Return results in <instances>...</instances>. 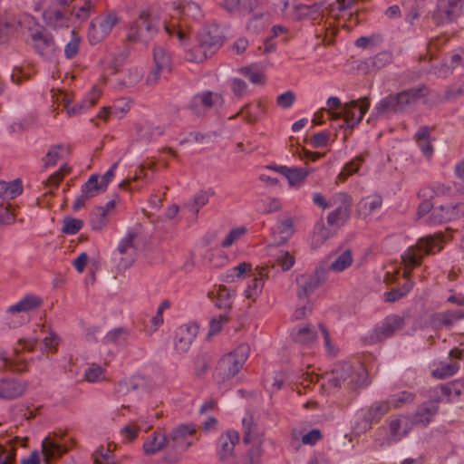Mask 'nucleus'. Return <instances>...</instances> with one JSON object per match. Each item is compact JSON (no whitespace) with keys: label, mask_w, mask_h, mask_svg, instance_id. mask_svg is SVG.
Here are the masks:
<instances>
[{"label":"nucleus","mask_w":464,"mask_h":464,"mask_svg":"<svg viewBox=\"0 0 464 464\" xmlns=\"http://www.w3.org/2000/svg\"><path fill=\"white\" fill-rule=\"evenodd\" d=\"M429 94V89L422 84L417 88L402 91L396 94H390L382 99L374 108L375 115L382 117L392 112H401L417 102V101Z\"/></svg>","instance_id":"f257e3e1"},{"label":"nucleus","mask_w":464,"mask_h":464,"mask_svg":"<svg viewBox=\"0 0 464 464\" xmlns=\"http://www.w3.org/2000/svg\"><path fill=\"white\" fill-rule=\"evenodd\" d=\"M193 424H180L175 427L168 435L169 449L162 456V461L167 464H178L181 459V453L193 444L196 434Z\"/></svg>","instance_id":"f03ea898"},{"label":"nucleus","mask_w":464,"mask_h":464,"mask_svg":"<svg viewBox=\"0 0 464 464\" xmlns=\"http://www.w3.org/2000/svg\"><path fill=\"white\" fill-rule=\"evenodd\" d=\"M444 242V235L442 233H436L420 238L415 246L409 247L405 253L401 256L402 262L404 264L403 276L408 278L414 266L420 264L422 255L438 252L442 248Z\"/></svg>","instance_id":"7ed1b4c3"},{"label":"nucleus","mask_w":464,"mask_h":464,"mask_svg":"<svg viewBox=\"0 0 464 464\" xmlns=\"http://www.w3.org/2000/svg\"><path fill=\"white\" fill-rule=\"evenodd\" d=\"M160 27L159 16L149 9L142 10L130 24L126 40L130 43L148 44L157 35Z\"/></svg>","instance_id":"20e7f679"},{"label":"nucleus","mask_w":464,"mask_h":464,"mask_svg":"<svg viewBox=\"0 0 464 464\" xmlns=\"http://www.w3.org/2000/svg\"><path fill=\"white\" fill-rule=\"evenodd\" d=\"M367 372L365 369L358 364L353 366L344 362L333 370L328 382L333 387H344L354 390L366 384Z\"/></svg>","instance_id":"39448f33"},{"label":"nucleus","mask_w":464,"mask_h":464,"mask_svg":"<svg viewBox=\"0 0 464 464\" xmlns=\"http://www.w3.org/2000/svg\"><path fill=\"white\" fill-rule=\"evenodd\" d=\"M250 348L247 344H241L233 352L223 356L216 368V379L224 382L236 376L246 362Z\"/></svg>","instance_id":"423d86ee"},{"label":"nucleus","mask_w":464,"mask_h":464,"mask_svg":"<svg viewBox=\"0 0 464 464\" xmlns=\"http://www.w3.org/2000/svg\"><path fill=\"white\" fill-rule=\"evenodd\" d=\"M464 12V0H437L431 20L437 26L456 22Z\"/></svg>","instance_id":"0eeeda50"},{"label":"nucleus","mask_w":464,"mask_h":464,"mask_svg":"<svg viewBox=\"0 0 464 464\" xmlns=\"http://www.w3.org/2000/svg\"><path fill=\"white\" fill-rule=\"evenodd\" d=\"M121 21V17L114 11H110L93 18L88 32L90 43L93 44L104 40L111 34L112 28Z\"/></svg>","instance_id":"6e6552de"},{"label":"nucleus","mask_w":464,"mask_h":464,"mask_svg":"<svg viewBox=\"0 0 464 464\" xmlns=\"http://www.w3.org/2000/svg\"><path fill=\"white\" fill-rule=\"evenodd\" d=\"M369 99L367 97H363L360 100L345 103L342 111L331 113V116L334 120L343 119L346 127L353 129L362 120V117L369 110Z\"/></svg>","instance_id":"1a4fd4ad"},{"label":"nucleus","mask_w":464,"mask_h":464,"mask_svg":"<svg viewBox=\"0 0 464 464\" xmlns=\"http://www.w3.org/2000/svg\"><path fill=\"white\" fill-rule=\"evenodd\" d=\"M124 56L115 57L112 61V73L117 74L118 83L121 87H131L137 84L143 76L141 69L130 63L124 64Z\"/></svg>","instance_id":"9d476101"},{"label":"nucleus","mask_w":464,"mask_h":464,"mask_svg":"<svg viewBox=\"0 0 464 464\" xmlns=\"http://www.w3.org/2000/svg\"><path fill=\"white\" fill-rule=\"evenodd\" d=\"M174 14L172 19L177 18L179 22L184 23L186 27L191 25L193 22L199 23L203 19V12L198 4L192 1H179L173 3Z\"/></svg>","instance_id":"9b49d317"},{"label":"nucleus","mask_w":464,"mask_h":464,"mask_svg":"<svg viewBox=\"0 0 464 464\" xmlns=\"http://www.w3.org/2000/svg\"><path fill=\"white\" fill-rule=\"evenodd\" d=\"M223 103L224 100L221 94L213 92H204L193 96L188 108L193 113L201 115L212 108L222 107Z\"/></svg>","instance_id":"f8f14e48"},{"label":"nucleus","mask_w":464,"mask_h":464,"mask_svg":"<svg viewBox=\"0 0 464 464\" xmlns=\"http://www.w3.org/2000/svg\"><path fill=\"white\" fill-rule=\"evenodd\" d=\"M334 200L339 202L340 206L329 213L327 222L331 227L339 228L344 225L350 217L353 199L346 193H338L335 195Z\"/></svg>","instance_id":"ddd939ff"},{"label":"nucleus","mask_w":464,"mask_h":464,"mask_svg":"<svg viewBox=\"0 0 464 464\" xmlns=\"http://www.w3.org/2000/svg\"><path fill=\"white\" fill-rule=\"evenodd\" d=\"M239 439V433L235 430H227L219 435L216 441V454L220 461H227L234 456Z\"/></svg>","instance_id":"4468645a"},{"label":"nucleus","mask_w":464,"mask_h":464,"mask_svg":"<svg viewBox=\"0 0 464 464\" xmlns=\"http://www.w3.org/2000/svg\"><path fill=\"white\" fill-rule=\"evenodd\" d=\"M462 217H464V203L459 202L455 205L447 203L433 208L429 217V222L432 224H440L450 222Z\"/></svg>","instance_id":"2eb2a0df"},{"label":"nucleus","mask_w":464,"mask_h":464,"mask_svg":"<svg viewBox=\"0 0 464 464\" xmlns=\"http://www.w3.org/2000/svg\"><path fill=\"white\" fill-rule=\"evenodd\" d=\"M268 266H257L255 268L254 272L251 274L253 278L245 290L246 299L251 300V302H256L257 297L261 295L265 281L268 278Z\"/></svg>","instance_id":"dca6fc26"},{"label":"nucleus","mask_w":464,"mask_h":464,"mask_svg":"<svg viewBox=\"0 0 464 464\" xmlns=\"http://www.w3.org/2000/svg\"><path fill=\"white\" fill-rule=\"evenodd\" d=\"M198 43L211 56L223 44V38L219 29L216 26L204 28L198 35Z\"/></svg>","instance_id":"f3484780"},{"label":"nucleus","mask_w":464,"mask_h":464,"mask_svg":"<svg viewBox=\"0 0 464 464\" xmlns=\"http://www.w3.org/2000/svg\"><path fill=\"white\" fill-rule=\"evenodd\" d=\"M198 333V325L188 323L179 327L176 334L175 348L180 353H186Z\"/></svg>","instance_id":"a211bd4d"},{"label":"nucleus","mask_w":464,"mask_h":464,"mask_svg":"<svg viewBox=\"0 0 464 464\" xmlns=\"http://www.w3.org/2000/svg\"><path fill=\"white\" fill-rule=\"evenodd\" d=\"M28 382L17 379L0 380V399L14 400L24 394Z\"/></svg>","instance_id":"6ab92c4d"},{"label":"nucleus","mask_w":464,"mask_h":464,"mask_svg":"<svg viewBox=\"0 0 464 464\" xmlns=\"http://www.w3.org/2000/svg\"><path fill=\"white\" fill-rule=\"evenodd\" d=\"M102 91L93 86L91 92L87 94L85 99L74 106H71V102L68 99H63V106L66 109V112L70 117L80 115L86 111L88 108L94 106L101 97Z\"/></svg>","instance_id":"aec40b11"},{"label":"nucleus","mask_w":464,"mask_h":464,"mask_svg":"<svg viewBox=\"0 0 464 464\" xmlns=\"http://www.w3.org/2000/svg\"><path fill=\"white\" fill-rule=\"evenodd\" d=\"M134 233H128L127 236L121 240L118 246V252L121 256L120 265L123 267L130 266L137 255V247L134 245Z\"/></svg>","instance_id":"412c9836"},{"label":"nucleus","mask_w":464,"mask_h":464,"mask_svg":"<svg viewBox=\"0 0 464 464\" xmlns=\"http://www.w3.org/2000/svg\"><path fill=\"white\" fill-rule=\"evenodd\" d=\"M32 45L42 56L49 57L54 51V41L52 35L43 30H35L30 34Z\"/></svg>","instance_id":"4be33fe9"},{"label":"nucleus","mask_w":464,"mask_h":464,"mask_svg":"<svg viewBox=\"0 0 464 464\" xmlns=\"http://www.w3.org/2000/svg\"><path fill=\"white\" fill-rule=\"evenodd\" d=\"M464 318V311L461 309L435 313L430 316V324L435 329L450 327L458 321Z\"/></svg>","instance_id":"5701e85b"},{"label":"nucleus","mask_w":464,"mask_h":464,"mask_svg":"<svg viewBox=\"0 0 464 464\" xmlns=\"http://www.w3.org/2000/svg\"><path fill=\"white\" fill-rule=\"evenodd\" d=\"M298 289L296 295L300 300H305L322 284L317 273L301 275L296 278Z\"/></svg>","instance_id":"b1692460"},{"label":"nucleus","mask_w":464,"mask_h":464,"mask_svg":"<svg viewBox=\"0 0 464 464\" xmlns=\"http://www.w3.org/2000/svg\"><path fill=\"white\" fill-rule=\"evenodd\" d=\"M404 325V319L397 314H392L385 318L382 324L376 329L378 340H384L391 337L395 332L401 330Z\"/></svg>","instance_id":"393cba45"},{"label":"nucleus","mask_w":464,"mask_h":464,"mask_svg":"<svg viewBox=\"0 0 464 464\" xmlns=\"http://www.w3.org/2000/svg\"><path fill=\"white\" fill-rule=\"evenodd\" d=\"M412 429V421L407 416H399L389 422V436L393 440H399L406 436Z\"/></svg>","instance_id":"a878e982"},{"label":"nucleus","mask_w":464,"mask_h":464,"mask_svg":"<svg viewBox=\"0 0 464 464\" xmlns=\"http://www.w3.org/2000/svg\"><path fill=\"white\" fill-rule=\"evenodd\" d=\"M69 11L62 10L54 5L48 7L43 13V18L46 25L57 28L67 25L69 20Z\"/></svg>","instance_id":"bb28decb"},{"label":"nucleus","mask_w":464,"mask_h":464,"mask_svg":"<svg viewBox=\"0 0 464 464\" xmlns=\"http://www.w3.org/2000/svg\"><path fill=\"white\" fill-rule=\"evenodd\" d=\"M43 304L41 297L34 295H27L22 298L18 303L9 306L6 314L14 315L19 313H29L38 309Z\"/></svg>","instance_id":"cd10ccee"},{"label":"nucleus","mask_w":464,"mask_h":464,"mask_svg":"<svg viewBox=\"0 0 464 464\" xmlns=\"http://www.w3.org/2000/svg\"><path fill=\"white\" fill-rule=\"evenodd\" d=\"M167 446H169L167 435L156 430L148 436L142 449L145 455L150 456L160 452Z\"/></svg>","instance_id":"c85d7f7f"},{"label":"nucleus","mask_w":464,"mask_h":464,"mask_svg":"<svg viewBox=\"0 0 464 464\" xmlns=\"http://www.w3.org/2000/svg\"><path fill=\"white\" fill-rule=\"evenodd\" d=\"M266 169H273L284 175L290 186L298 185L308 175V171L303 168H288L286 166H268Z\"/></svg>","instance_id":"c756f323"},{"label":"nucleus","mask_w":464,"mask_h":464,"mask_svg":"<svg viewBox=\"0 0 464 464\" xmlns=\"http://www.w3.org/2000/svg\"><path fill=\"white\" fill-rule=\"evenodd\" d=\"M242 430H243V442L245 444H250L258 442H264L263 433L258 431L256 424L254 422L252 416H246L242 420Z\"/></svg>","instance_id":"7c9ffc66"},{"label":"nucleus","mask_w":464,"mask_h":464,"mask_svg":"<svg viewBox=\"0 0 464 464\" xmlns=\"http://www.w3.org/2000/svg\"><path fill=\"white\" fill-rule=\"evenodd\" d=\"M221 6L229 13L247 14L257 6V0H223Z\"/></svg>","instance_id":"2f4dec72"},{"label":"nucleus","mask_w":464,"mask_h":464,"mask_svg":"<svg viewBox=\"0 0 464 464\" xmlns=\"http://www.w3.org/2000/svg\"><path fill=\"white\" fill-rule=\"evenodd\" d=\"M438 411V402L434 401H429L424 403L417 410L413 416L412 424H421L423 426L430 423L433 416Z\"/></svg>","instance_id":"473e14b6"},{"label":"nucleus","mask_w":464,"mask_h":464,"mask_svg":"<svg viewBox=\"0 0 464 464\" xmlns=\"http://www.w3.org/2000/svg\"><path fill=\"white\" fill-rule=\"evenodd\" d=\"M210 299H215V304L219 309L229 310L232 307L230 290L225 285H218L208 293Z\"/></svg>","instance_id":"72a5a7b5"},{"label":"nucleus","mask_w":464,"mask_h":464,"mask_svg":"<svg viewBox=\"0 0 464 464\" xmlns=\"http://www.w3.org/2000/svg\"><path fill=\"white\" fill-rule=\"evenodd\" d=\"M438 195V191L434 189V188L427 187L421 188L418 197L422 198V202L419 205L418 208V218H420L433 210V204L430 202L432 198H434Z\"/></svg>","instance_id":"f704fd0d"},{"label":"nucleus","mask_w":464,"mask_h":464,"mask_svg":"<svg viewBox=\"0 0 464 464\" xmlns=\"http://www.w3.org/2000/svg\"><path fill=\"white\" fill-rule=\"evenodd\" d=\"M382 204V198L379 195H372L366 198H363L358 203V212L361 215L368 216L372 214L373 211L381 208Z\"/></svg>","instance_id":"c9c22d12"},{"label":"nucleus","mask_w":464,"mask_h":464,"mask_svg":"<svg viewBox=\"0 0 464 464\" xmlns=\"http://www.w3.org/2000/svg\"><path fill=\"white\" fill-rule=\"evenodd\" d=\"M263 443L260 440L251 443L252 446L244 454L239 464H261L264 452Z\"/></svg>","instance_id":"e433bc0d"},{"label":"nucleus","mask_w":464,"mask_h":464,"mask_svg":"<svg viewBox=\"0 0 464 464\" xmlns=\"http://www.w3.org/2000/svg\"><path fill=\"white\" fill-rule=\"evenodd\" d=\"M70 151V147L62 144L52 146L44 158V167L48 168L55 165L59 160H62L64 155H68Z\"/></svg>","instance_id":"4c0bfd02"},{"label":"nucleus","mask_w":464,"mask_h":464,"mask_svg":"<svg viewBox=\"0 0 464 464\" xmlns=\"http://www.w3.org/2000/svg\"><path fill=\"white\" fill-rule=\"evenodd\" d=\"M390 409L391 403L389 401H376L368 409L365 418L371 423L376 422L387 414Z\"/></svg>","instance_id":"58836bf2"},{"label":"nucleus","mask_w":464,"mask_h":464,"mask_svg":"<svg viewBox=\"0 0 464 464\" xmlns=\"http://www.w3.org/2000/svg\"><path fill=\"white\" fill-rule=\"evenodd\" d=\"M42 450L47 463L53 459L61 457L65 452L62 446L56 444L50 438H45L43 440Z\"/></svg>","instance_id":"ea45409f"},{"label":"nucleus","mask_w":464,"mask_h":464,"mask_svg":"<svg viewBox=\"0 0 464 464\" xmlns=\"http://www.w3.org/2000/svg\"><path fill=\"white\" fill-rule=\"evenodd\" d=\"M353 261V257L352 251L350 249H346L343 251L334 262L331 263L328 270L337 273L343 272L352 266Z\"/></svg>","instance_id":"a19ab883"},{"label":"nucleus","mask_w":464,"mask_h":464,"mask_svg":"<svg viewBox=\"0 0 464 464\" xmlns=\"http://www.w3.org/2000/svg\"><path fill=\"white\" fill-rule=\"evenodd\" d=\"M333 236V232L326 227L324 222L321 219L319 220L314 229L313 237H312V245L314 247L320 246L324 244L328 238Z\"/></svg>","instance_id":"79ce46f5"},{"label":"nucleus","mask_w":464,"mask_h":464,"mask_svg":"<svg viewBox=\"0 0 464 464\" xmlns=\"http://www.w3.org/2000/svg\"><path fill=\"white\" fill-rule=\"evenodd\" d=\"M164 128L160 125L148 122L139 129V137L146 142L151 141L155 137L163 135Z\"/></svg>","instance_id":"37998d69"},{"label":"nucleus","mask_w":464,"mask_h":464,"mask_svg":"<svg viewBox=\"0 0 464 464\" xmlns=\"http://www.w3.org/2000/svg\"><path fill=\"white\" fill-rule=\"evenodd\" d=\"M92 459L93 464H118L113 455V449H110V447H99L92 454Z\"/></svg>","instance_id":"c03bdc74"},{"label":"nucleus","mask_w":464,"mask_h":464,"mask_svg":"<svg viewBox=\"0 0 464 464\" xmlns=\"http://www.w3.org/2000/svg\"><path fill=\"white\" fill-rule=\"evenodd\" d=\"M295 342L302 344H309L314 342L316 332L311 324L298 328L294 334Z\"/></svg>","instance_id":"a18cd8bd"},{"label":"nucleus","mask_w":464,"mask_h":464,"mask_svg":"<svg viewBox=\"0 0 464 464\" xmlns=\"http://www.w3.org/2000/svg\"><path fill=\"white\" fill-rule=\"evenodd\" d=\"M99 175L93 174L89 179L82 185L81 192L84 195L85 198L89 199L97 196L100 191H104L103 188L98 181Z\"/></svg>","instance_id":"49530a36"},{"label":"nucleus","mask_w":464,"mask_h":464,"mask_svg":"<svg viewBox=\"0 0 464 464\" xmlns=\"http://www.w3.org/2000/svg\"><path fill=\"white\" fill-rule=\"evenodd\" d=\"M153 58L155 66L159 67L160 70L167 71V72L170 71V56L164 48L160 46L155 47L153 50Z\"/></svg>","instance_id":"de8ad7c7"},{"label":"nucleus","mask_w":464,"mask_h":464,"mask_svg":"<svg viewBox=\"0 0 464 464\" xmlns=\"http://www.w3.org/2000/svg\"><path fill=\"white\" fill-rule=\"evenodd\" d=\"M364 161V156L359 155L350 162L346 163L340 174L337 177V180L343 182L348 177L356 173L360 168V165Z\"/></svg>","instance_id":"09e8293b"},{"label":"nucleus","mask_w":464,"mask_h":464,"mask_svg":"<svg viewBox=\"0 0 464 464\" xmlns=\"http://www.w3.org/2000/svg\"><path fill=\"white\" fill-rule=\"evenodd\" d=\"M90 222L93 230H102L108 222V215L106 209L95 208L90 214Z\"/></svg>","instance_id":"8fccbe9b"},{"label":"nucleus","mask_w":464,"mask_h":464,"mask_svg":"<svg viewBox=\"0 0 464 464\" xmlns=\"http://www.w3.org/2000/svg\"><path fill=\"white\" fill-rule=\"evenodd\" d=\"M84 379L89 382L105 381L106 370L99 364L92 363L85 370Z\"/></svg>","instance_id":"3c124183"},{"label":"nucleus","mask_w":464,"mask_h":464,"mask_svg":"<svg viewBox=\"0 0 464 464\" xmlns=\"http://www.w3.org/2000/svg\"><path fill=\"white\" fill-rule=\"evenodd\" d=\"M184 23L179 21L177 25L164 24L166 33L170 36H177L179 43L184 44L188 40V33L184 29Z\"/></svg>","instance_id":"603ef678"},{"label":"nucleus","mask_w":464,"mask_h":464,"mask_svg":"<svg viewBox=\"0 0 464 464\" xmlns=\"http://www.w3.org/2000/svg\"><path fill=\"white\" fill-rule=\"evenodd\" d=\"M247 233V228L244 226L232 228L226 237L221 241L220 246L223 248H227L233 246L237 241L243 237Z\"/></svg>","instance_id":"864d4df0"},{"label":"nucleus","mask_w":464,"mask_h":464,"mask_svg":"<svg viewBox=\"0 0 464 464\" xmlns=\"http://www.w3.org/2000/svg\"><path fill=\"white\" fill-rule=\"evenodd\" d=\"M210 55L208 52L202 47V45L198 43L197 45L193 46L191 49L188 50L185 53V60L190 63H202Z\"/></svg>","instance_id":"5fc2aeb1"},{"label":"nucleus","mask_w":464,"mask_h":464,"mask_svg":"<svg viewBox=\"0 0 464 464\" xmlns=\"http://www.w3.org/2000/svg\"><path fill=\"white\" fill-rule=\"evenodd\" d=\"M458 370V362L450 361V362H440L432 374L437 378L444 379L452 376Z\"/></svg>","instance_id":"6e6d98bb"},{"label":"nucleus","mask_w":464,"mask_h":464,"mask_svg":"<svg viewBox=\"0 0 464 464\" xmlns=\"http://www.w3.org/2000/svg\"><path fill=\"white\" fill-rule=\"evenodd\" d=\"M20 441L19 437H14L10 440V449L0 443V464H14L15 456V448L14 443Z\"/></svg>","instance_id":"4d7b16f0"},{"label":"nucleus","mask_w":464,"mask_h":464,"mask_svg":"<svg viewBox=\"0 0 464 464\" xmlns=\"http://www.w3.org/2000/svg\"><path fill=\"white\" fill-rule=\"evenodd\" d=\"M413 286L411 281H407L401 288L393 289L384 294L385 300L390 303L396 302L408 295Z\"/></svg>","instance_id":"13d9d810"},{"label":"nucleus","mask_w":464,"mask_h":464,"mask_svg":"<svg viewBox=\"0 0 464 464\" xmlns=\"http://www.w3.org/2000/svg\"><path fill=\"white\" fill-rule=\"evenodd\" d=\"M141 378L132 377L130 379H123L117 383L116 392L125 394L131 391H136L140 385Z\"/></svg>","instance_id":"bf43d9fd"},{"label":"nucleus","mask_w":464,"mask_h":464,"mask_svg":"<svg viewBox=\"0 0 464 464\" xmlns=\"http://www.w3.org/2000/svg\"><path fill=\"white\" fill-rule=\"evenodd\" d=\"M239 72L244 76L247 77L254 84L265 83V74L258 70H254L252 66L241 67Z\"/></svg>","instance_id":"052dcab7"},{"label":"nucleus","mask_w":464,"mask_h":464,"mask_svg":"<svg viewBox=\"0 0 464 464\" xmlns=\"http://www.w3.org/2000/svg\"><path fill=\"white\" fill-rule=\"evenodd\" d=\"M82 226V220L67 217L63 219L62 231L67 235H74L81 230Z\"/></svg>","instance_id":"680f3d73"},{"label":"nucleus","mask_w":464,"mask_h":464,"mask_svg":"<svg viewBox=\"0 0 464 464\" xmlns=\"http://www.w3.org/2000/svg\"><path fill=\"white\" fill-rule=\"evenodd\" d=\"M295 262V256L286 251H280L276 256V263L281 266L283 271H288Z\"/></svg>","instance_id":"e2e57ef3"},{"label":"nucleus","mask_w":464,"mask_h":464,"mask_svg":"<svg viewBox=\"0 0 464 464\" xmlns=\"http://www.w3.org/2000/svg\"><path fill=\"white\" fill-rule=\"evenodd\" d=\"M72 37L71 41L65 45V48H64V54H65L66 58H68V59H72L77 55V53L79 52L80 42H81L80 36H78L75 34L74 30L72 31Z\"/></svg>","instance_id":"0e129e2a"},{"label":"nucleus","mask_w":464,"mask_h":464,"mask_svg":"<svg viewBox=\"0 0 464 464\" xmlns=\"http://www.w3.org/2000/svg\"><path fill=\"white\" fill-rule=\"evenodd\" d=\"M228 322V316L227 314H219L217 317L212 318L209 324V332L208 337L215 335L221 332L223 326Z\"/></svg>","instance_id":"69168bd1"},{"label":"nucleus","mask_w":464,"mask_h":464,"mask_svg":"<svg viewBox=\"0 0 464 464\" xmlns=\"http://www.w3.org/2000/svg\"><path fill=\"white\" fill-rule=\"evenodd\" d=\"M127 337V331L124 328H116L111 331H110L104 340L107 343H123Z\"/></svg>","instance_id":"338daca9"},{"label":"nucleus","mask_w":464,"mask_h":464,"mask_svg":"<svg viewBox=\"0 0 464 464\" xmlns=\"http://www.w3.org/2000/svg\"><path fill=\"white\" fill-rule=\"evenodd\" d=\"M392 60V53L389 51H383L377 53L372 62V65L377 69H382L388 65Z\"/></svg>","instance_id":"774afa93"}]
</instances>
